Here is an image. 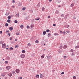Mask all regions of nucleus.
Masks as SVG:
<instances>
[{"label":"nucleus","mask_w":79,"mask_h":79,"mask_svg":"<svg viewBox=\"0 0 79 79\" xmlns=\"http://www.w3.org/2000/svg\"><path fill=\"white\" fill-rule=\"evenodd\" d=\"M63 34H66V32L64 31L63 32H62Z\"/></svg>","instance_id":"nucleus-53"},{"label":"nucleus","mask_w":79,"mask_h":79,"mask_svg":"<svg viewBox=\"0 0 79 79\" xmlns=\"http://www.w3.org/2000/svg\"><path fill=\"white\" fill-rule=\"evenodd\" d=\"M42 11H44L45 10V8L44 7H43L42 8Z\"/></svg>","instance_id":"nucleus-14"},{"label":"nucleus","mask_w":79,"mask_h":79,"mask_svg":"<svg viewBox=\"0 0 79 79\" xmlns=\"http://www.w3.org/2000/svg\"><path fill=\"white\" fill-rule=\"evenodd\" d=\"M15 71L16 73H18L20 72V70L19 69H16L15 70Z\"/></svg>","instance_id":"nucleus-5"},{"label":"nucleus","mask_w":79,"mask_h":79,"mask_svg":"<svg viewBox=\"0 0 79 79\" xmlns=\"http://www.w3.org/2000/svg\"><path fill=\"white\" fill-rule=\"evenodd\" d=\"M62 46H63V44H62V43H61L60 46V47L59 48H60V49H62V48H63Z\"/></svg>","instance_id":"nucleus-6"},{"label":"nucleus","mask_w":79,"mask_h":79,"mask_svg":"<svg viewBox=\"0 0 79 79\" xmlns=\"http://www.w3.org/2000/svg\"><path fill=\"white\" fill-rule=\"evenodd\" d=\"M66 56H64V57H63V58H64V59H65V58H66Z\"/></svg>","instance_id":"nucleus-51"},{"label":"nucleus","mask_w":79,"mask_h":79,"mask_svg":"<svg viewBox=\"0 0 79 79\" xmlns=\"http://www.w3.org/2000/svg\"><path fill=\"white\" fill-rule=\"evenodd\" d=\"M35 20H36V21H39V19H40L39 18H36L35 19Z\"/></svg>","instance_id":"nucleus-43"},{"label":"nucleus","mask_w":79,"mask_h":79,"mask_svg":"<svg viewBox=\"0 0 79 79\" xmlns=\"http://www.w3.org/2000/svg\"><path fill=\"white\" fill-rule=\"evenodd\" d=\"M61 16V17H64V14H62Z\"/></svg>","instance_id":"nucleus-48"},{"label":"nucleus","mask_w":79,"mask_h":79,"mask_svg":"<svg viewBox=\"0 0 79 79\" xmlns=\"http://www.w3.org/2000/svg\"><path fill=\"white\" fill-rule=\"evenodd\" d=\"M29 12H30V13H33V11H32V10H30Z\"/></svg>","instance_id":"nucleus-50"},{"label":"nucleus","mask_w":79,"mask_h":79,"mask_svg":"<svg viewBox=\"0 0 79 79\" xmlns=\"http://www.w3.org/2000/svg\"><path fill=\"white\" fill-rule=\"evenodd\" d=\"M5 79H7V77H5Z\"/></svg>","instance_id":"nucleus-64"},{"label":"nucleus","mask_w":79,"mask_h":79,"mask_svg":"<svg viewBox=\"0 0 79 79\" xmlns=\"http://www.w3.org/2000/svg\"><path fill=\"white\" fill-rule=\"evenodd\" d=\"M13 47H11L10 48V51L13 50Z\"/></svg>","instance_id":"nucleus-24"},{"label":"nucleus","mask_w":79,"mask_h":79,"mask_svg":"<svg viewBox=\"0 0 79 79\" xmlns=\"http://www.w3.org/2000/svg\"><path fill=\"white\" fill-rule=\"evenodd\" d=\"M56 13L57 14H58V13H59V11H58V10H56Z\"/></svg>","instance_id":"nucleus-38"},{"label":"nucleus","mask_w":79,"mask_h":79,"mask_svg":"<svg viewBox=\"0 0 79 79\" xmlns=\"http://www.w3.org/2000/svg\"><path fill=\"white\" fill-rule=\"evenodd\" d=\"M6 60L7 61L10 60V57L9 56H7L6 57Z\"/></svg>","instance_id":"nucleus-10"},{"label":"nucleus","mask_w":79,"mask_h":79,"mask_svg":"<svg viewBox=\"0 0 79 79\" xmlns=\"http://www.w3.org/2000/svg\"><path fill=\"white\" fill-rule=\"evenodd\" d=\"M43 35H45L46 34V31H44L43 32Z\"/></svg>","instance_id":"nucleus-22"},{"label":"nucleus","mask_w":79,"mask_h":79,"mask_svg":"<svg viewBox=\"0 0 79 79\" xmlns=\"http://www.w3.org/2000/svg\"><path fill=\"white\" fill-rule=\"evenodd\" d=\"M57 3H60L61 2V0H58L56 1Z\"/></svg>","instance_id":"nucleus-25"},{"label":"nucleus","mask_w":79,"mask_h":79,"mask_svg":"<svg viewBox=\"0 0 79 79\" xmlns=\"http://www.w3.org/2000/svg\"><path fill=\"white\" fill-rule=\"evenodd\" d=\"M16 35H19V33H16Z\"/></svg>","instance_id":"nucleus-55"},{"label":"nucleus","mask_w":79,"mask_h":79,"mask_svg":"<svg viewBox=\"0 0 79 79\" xmlns=\"http://www.w3.org/2000/svg\"><path fill=\"white\" fill-rule=\"evenodd\" d=\"M20 57L21 58H25V55L22 54L20 55Z\"/></svg>","instance_id":"nucleus-2"},{"label":"nucleus","mask_w":79,"mask_h":79,"mask_svg":"<svg viewBox=\"0 0 79 79\" xmlns=\"http://www.w3.org/2000/svg\"><path fill=\"white\" fill-rule=\"evenodd\" d=\"M50 58H52V56L50 54H48L47 56V60H50Z\"/></svg>","instance_id":"nucleus-1"},{"label":"nucleus","mask_w":79,"mask_h":79,"mask_svg":"<svg viewBox=\"0 0 79 79\" xmlns=\"http://www.w3.org/2000/svg\"><path fill=\"white\" fill-rule=\"evenodd\" d=\"M27 45L28 46H31V43H28V44H27Z\"/></svg>","instance_id":"nucleus-47"},{"label":"nucleus","mask_w":79,"mask_h":79,"mask_svg":"<svg viewBox=\"0 0 79 79\" xmlns=\"http://www.w3.org/2000/svg\"><path fill=\"white\" fill-rule=\"evenodd\" d=\"M22 52L23 53H26V51H25L24 50H23Z\"/></svg>","instance_id":"nucleus-20"},{"label":"nucleus","mask_w":79,"mask_h":79,"mask_svg":"<svg viewBox=\"0 0 79 79\" xmlns=\"http://www.w3.org/2000/svg\"><path fill=\"white\" fill-rule=\"evenodd\" d=\"M8 34L9 36H10V33H8Z\"/></svg>","instance_id":"nucleus-60"},{"label":"nucleus","mask_w":79,"mask_h":79,"mask_svg":"<svg viewBox=\"0 0 79 79\" xmlns=\"http://www.w3.org/2000/svg\"><path fill=\"white\" fill-rule=\"evenodd\" d=\"M11 20H10V19H8L7 20V22L8 23H10L11 22Z\"/></svg>","instance_id":"nucleus-34"},{"label":"nucleus","mask_w":79,"mask_h":79,"mask_svg":"<svg viewBox=\"0 0 79 79\" xmlns=\"http://www.w3.org/2000/svg\"><path fill=\"white\" fill-rule=\"evenodd\" d=\"M4 74H5V73H3L2 74H1V75L2 76H3V77H4V76H5V75H4Z\"/></svg>","instance_id":"nucleus-8"},{"label":"nucleus","mask_w":79,"mask_h":79,"mask_svg":"<svg viewBox=\"0 0 79 79\" xmlns=\"http://www.w3.org/2000/svg\"><path fill=\"white\" fill-rule=\"evenodd\" d=\"M9 29L10 31H12L13 29V27H10L9 28Z\"/></svg>","instance_id":"nucleus-12"},{"label":"nucleus","mask_w":79,"mask_h":79,"mask_svg":"<svg viewBox=\"0 0 79 79\" xmlns=\"http://www.w3.org/2000/svg\"><path fill=\"white\" fill-rule=\"evenodd\" d=\"M9 40H12V38L11 37L10 38Z\"/></svg>","instance_id":"nucleus-59"},{"label":"nucleus","mask_w":79,"mask_h":79,"mask_svg":"<svg viewBox=\"0 0 79 79\" xmlns=\"http://www.w3.org/2000/svg\"><path fill=\"white\" fill-rule=\"evenodd\" d=\"M2 47L3 48H5L6 47V44L5 43L3 44L2 45Z\"/></svg>","instance_id":"nucleus-3"},{"label":"nucleus","mask_w":79,"mask_h":79,"mask_svg":"<svg viewBox=\"0 0 79 79\" xmlns=\"http://www.w3.org/2000/svg\"><path fill=\"white\" fill-rule=\"evenodd\" d=\"M44 77V75H43V74H41L40 75V78H42V77Z\"/></svg>","instance_id":"nucleus-11"},{"label":"nucleus","mask_w":79,"mask_h":79,"mask_svg":"<svg viewBox=\"0 0 79 79\" xmlns=\"http://www.w3.org/2000/svg\"><path fill=\"white\" fill-rule=\"evenodd\" d=\"M15 16L16 18H18V17L19 16V14H17L15 15Z\"/></svg>","instance_id":"nucleus-13"},{"label":"nucleus","mask_w":79,"mask_h":79,"mask_svg":"<svg viewBox=\"0 0 79 79\" xmlns=\"http://www.w3.org/2000/svg\"><path fill=\"white\" fill-rule=\"evenodd\" d=\"M35 42L36 43H39V41H38V40H36L35 41Z\"/></svg>","instance_id":"nucleus-54"},{"label":"nucleus","mask_w":79,"mask_h":79,"mask_svg":"<svg viewBox=\"0 0 79 79\" xmlns=\"http://www.w3.org/2000/svg\"><path fill=\"white\" fill-rule=\"evenodd\" d=\"M3 43V41H1L0 42V44H2Z\"/></svg>","instance_id":"nucleus-35"},{"label":"nucleus","mask_w":79,"mask_h":79,"mask_svg":"<svg viewBox=\"0 0 79 79\" xmlns=\"http://www.w3.org/2000/svg\"><path fill=\"white\" fill-rule=\"evenodd\" d=\"M44 56H45V55H43L41 56V58H44Z\"/></svg>","instance_id":"nucleus-23"},{"label":"nucleus","mask_w":79,"mask_h":79,"mask_svg":"<svg viewBox=\"0 0 79 79\" xmlns=\"http://www.w3.org/2000/svg\"><path fill=\"white\" fill-rule=\"evenodd\" d=\"M72 56H73V55H75V54L74 53H72L71 54Z\"/></svg>","instance_id":"nucleus-40"},{"label":"nucleus","mask_w":79,"mask_h":79,"mask_svg":"<svg viewBox=\"0 0 79 79\" xmlns=\"http://www.w3.org/2000/svg\"><path fill=\"white\" fill-rule=\"evenodd\" d=\"M10 68H11V67L7 66V67H6V69L7 70H9V69H10Z\"/></svg>","instance_id":"nucleus-4"},{"label":"nucleus","mask_w":79,"mask_h":79,"mask_svg":"<svg viewBox=\"0 0 79 79\" xmlns=\"http://www.w3.org/2000/svg\"><path fill=\"white\" fill-rule=\"evenodd\" d=\"M69 27V25H66L65 26V28H68Z\"/></svg>","instance_id":"nucleus-9"},{"label":"nucleus","mask_w":79,"mask_h":79,"mask_svg":"<svg viewBox=\"0 0 79 79\" xmlns=\"http://www.w3.org/2000/svg\"><path fill=\"white\" fill-rule=\"evenodd\" d=\"M24 27V25H20V27L22 29H23V28L22 27Z\"/></svg>","instance_id":"nucleus-17"},{"label":"nucleus","mask_w":79,"mask_h":79,"mask_svg":"<svg viewBox=\"0 0 79 79\" xmlns=\"http://www.w3.org/2000/svg\"><path fill=\"white\" fill-rule=\"evenodd\" d=\"M54 35H55L56 36V35H59V34H58V33H55L54 34Z\"/></svg>","instance_id":"nucleus-18"},{"label":"nucleus","mask_w":79,"mask_h":79,"mask_svg":"<svg viewBox=\"0 0 79 79\" xmlns=\"http://www.w3.org/2000/svg\"><path fill=\"white\" fill-rule=\"evenodd\" d=\"M23 79V78H22V77H19L18 78V79Z\"/></svg>","instance_id":"nucleus-57"},{"label":"nucleus","mask_w":79,"mask_h":79,"mask_svg":"<svg viewBox=\"0 0 79 79\" xmlns=\"http://www.w3.org/2000/svg\"><path fill=\"white\" fill-rule=\"evenodd\" d=\"M36 78H39V75H37L36 76Z\"/></svg>","instance_id":"nucleus-30"},{"label":"nucleus","mask_w":79,"mask_h":79,"mask_svg":"<svg viewBox=\"0 0 79 79\" xmlns=\"http://www.w3.org/2000/svg\"><path fill=\"white\" fill-rule=\"evenodd\" d=\"M5 26H6V27H7V26H8V24L6 23L5 24Z\"/></svg>","instance_id":"nucleus-33"},{"label":"nucleus","mask_w":79,"mask_h":79,"mask_svg":"<svg viewBox=\"0 0 79 79\" xmlns=\"http://www.w3.org/2000/svg\"><path fill=\"white\" fill-rule=\"evenodd\" d=\"M27 29H29L30 28V27H29V25H27Z\"/></svg>","instance_id":"nucleus-42"},{"label":"nucleus","mask_w":79,"mask_h":79,"mask_svg":"<svg viewBox=\"0 0 79 79\" xmlns=\"http://www.w3.org/2000/svg\"><path fill=\"white\" fill-rule=\"evenodd\" d=\"M10 14V13L9 12H7L5 14L6 16H8Z\"/></svg>","instance_id":"nucleus-7"},{"label":"nucleus","mask_w":79,"mask_h":79,"mask_svg":"<svg viewBox=\"0 0 79 79\" xmlns=\"http://www.w3.org/2000/svg\"><path fill=\"white\" fill-rule=\"evenodd\" d=\"M73 19H76V18L75 16L73 17Z\"/></svg>","instance_id":"nucleus-62"},{"label":"nucleus","mask_w":79,"mask_h":79,"mask_svg":"<svg viewBox=\"0 0 79 79\" xmlns=\"http://www.w3.org/2000/svg\"><path fill=\"white\" fill-rule=\"evenodd\" d=\"M8 63V61H6L5 62V64H7Z\"/></svg>","instance_id":"nucleus-26"},{"label":"nucleus","mask_w":79,"mask_h":79,"mask_svg":"<svg viewBox=\"0 0 79 79\" xmlns=\"http://www.w3.org/2000/svg\"><path fill=\"white\" fill-rule=\"evenodd\" d=\"M26 10V8H22L23 11H24V10Z\"/></svg>","instance_id":"nucleus-46"},{"label":"nucleus","mask_w":79,"mask_h":79,"mask_svg":"<svg viewBox=\"0 0 79 79\" xmlns=\"http://www.w3.org/2000/svg\"><path fill=\"white\" fill-rule=\"evenodd\" d=\"M14 22L15 23H18V21L16 20H15L14 21Z\"/></svg>","instance_id":"nucleus-44"},{"label":"nucleus","mask_w":79,"mask_h":79,"mask_svg":"<svg viewBox=\"0 0 79 79\" xmlns=\"http://www.w3.org/2000/svg\"><path fill=\"white\" fill-rule=\"evenodd\" d=\"M46 32H50V30L49 29H47L46 30Z\"/></svg>","instance_id":"nucleus-29"},{"label":"nucleus","mask_w":79,"mask_h":79,"mask_svg":"<svg viewBox=\"0 0 79 79\" xmlns=\"http://www.w3.org/2000/svg\"><path fill=\"white\" fill-rule=\"evenodd\" d=\"M18 47H19V46L18 45H16V46H15V48H16V47L17 48H18Z\"/></svg>","instance_id":"nucleus-56"},{"label":"nucleus","mask_w":79,"mask_h":79,"mask_svg":"<svg viewBox=\"0 0 79 79\" xmlns=\"http://www.w3.org/2000/svg\"><path fill=\"white\" fill-rule=\"evenodd\" d=\"M7 18L8 19H11V16H8Z\"/></svg>","instance_id":"nucleus-27"},{"label":"nucleus","mask_w":79,"mask_h":79,"mask_svg":"<svg viewBox=\"0 0 79 79\" xmlns=\"http://www.w3.org/2000/svg\"><path fill=\"white\" fill-rule=\"evenodd\" d=\"M63 48H64V49H66V48H67V46H66V45H64V46Z\"/></svg>","instance_id":"nucleus-15"},{"label":"nucleus","mask_w":79,"mask_h":79,"mask_svg":"<svg viewBox=\"0 0 79 79\" xmlns=\"http://www.w3.org/2000/svg\"><path fill=\"white\" fill-rule=\"evenodd\" d=\"M58 52L59 53H61V52H63V50H60L59 49Z\"/></svg>","instance_id":"nucleus-16"},{"label":"nucleus","mask_w":79,"mask_h":79,"mask_svg":"<svg viewBox=\"0 0 79 79\" xmlns=\"http://www.w3.org/2000/svg\"><path fill=\"white\" fill-rule=\"evenodd\" d=\"M64 74V72H63L61 73V74Z\"/></svg>","instance_id":"nucleus-52"},{"label":"nucleus","mask_w":79,"mask_h":79,"mask_svg":"<svg viewBox=\"0 0 79 79\" xmlns=\"http://www.w3.org/2000/svg\"><path fill=\"white\" fill-rule=\"evenodd\" d=\"M73 78L74 79H76V77L74 76L73 77Z\"/></svg>","instance_id":"nucleus-45"},{"label":"nucleus","mask_w":79,"mask_h":79,"mask_svg":"<svg viewBox=\"0 0 79 79\" xmlns=\"http://www.w3.org/2000/svg\"><path fill=\"white\" fill-rule=\"evenodd\" d=\"M58 7H59V8L60 7H61V6L60 5H58Z\"/></svg>","instance_id":"nucleus-63"},{"label":"nucleus","mask_w":79,"mask_h":79,"mask_svg":"<svg viewBox=\"0 0 79 79\" xmlns=\"http://www.w3.org/2000/svg\"><path fill=\"white\" fill-rule=\"evenodd\" d=\"M34 27V25H30V27L31 28H32Z\"/></svg>","instance_id":"nucleus-28"},{"label":"nucleus","mask_w":79,"mask_h":79,"mask_svg":"<svg viewBox=\"0 0 79 79\" xmlns=\"http://www.w3.org/2000/svg\"><path fill=\"white\" fill-rule=\"evenodd\" d=\"M13 3H15V1L13 0L12 1Z\"/></svg>","instance_id":"nucleus-61"},{"label":"nucleus","mask_w":79,"mask_h":79,"mask_svg":"<svg viewBox=\"0 0 79 79\" xmlns=\"http://www.w3.org/2000/svg\"><path fill=\"white\" fill-rule=\"evenodd\" d=\"M51 35V34H50V33H48V37H50V36Z\"/></svg>","instance_id":"nucleus-32"},{"label":"nucleus","mask_w":79,"mask_h":79,"mask_svg":"<svg viewBox=\"0 0 79 79\" xmlns=\"http://www.w3.org/2000/svg\"><path fill=\"white\" fill-rule=\"evenodd\" d=\"M70 52H74V49H71V50H70Z\"/></svg>","instance_id":"nucleus-36"},{"label":"nucleus","mask_w":79,"mask_h":79,"mask_svg":"<svg viewBox=\"0 0 79 79\" xmlns=\"http://www.w3.org/2000/svg\"><path fill=\"white\" fill-rule=\"evenodd\" d=\"M73 6H74V4L73 3L70 6L71 7H73Z\"/></svg>","instance_id":"nucleus-41"},{"label":"nucleus","mask_w":79,"mask_h":79,"mask_svg":"<svg viewBox=\"0 0 79 79\" xmlns=\"http://www.w3.org/2000/svg\"><path fill=\"white\" fill-rule=\"evenodd\" d=\"M8 75L10 77H11V76H12V73H9L8 74Z\"/></svg>","instance_id":"nucleus-21"},{"label":"nucleus","mask_w":79,"mask_h":79,"mask_svg":"<svg viewBox=\"0 0 79 79\" xmlns=\"http://www.w3.org/2000/svg\"><path fill=\"white\" fill-rule=\"evenodd\" d=\"M75 48L76 49H77V48H79V46L77 45L75 47Z\"/></svg>","instance_id":"nucleus-19"},{"label":"nucleus","mask_w":79,"mask_h":79,"mask_svg":"<svg viewBox=\"0 0 79 79\" xmlns=\"http://www.w3.org/2000/svg\"><path fill=\"white\" fill-rule=\"evenodd\" d=\"M48 40V39H46L45 40V42H47Z\"/></svg>","instance_id":"nucleus-31"},{"label":"nucleus","mask_w":79,"mask_h":79,"mask_svg":"<svg viewBox=\"0 0 79 79\" xmlns=\"http://www.w3.org/2000/svg\"><path fill=\"white\" fill-rule=\"evenodd\" d=\"M68 16V15H65L64 17V18L65 19H67V17Z\"/></svg>","instance_id":"nucleus-39"},{"label":"nucleus","mask_w":79,"mask_h":79,"mask_svg":"<svg viewBox=\"0 0 79 79\" xmlns=\"http://www.w3.org/2000/svg\"><path fill=\"white\" fill-rule=\"evenodd\" d=\"M21 5H22V4L21 3H20L19 4V6H21Z\"/></svg>","instance_id":"nucleus-37"},{"label":"nucleus","mask_w":79,"mask_h":79,"mask_svg":"<svg viewBox=\"0 0 79 79\" xmlns=\"http://www.w3.org/2000/svg\"><path fill=\"white\" fill-rule=\"evenodd\" d=\"M70 32V31H69V30H68L66 31V32L67 33H69V32Z\"/></svg>","instance_id":"nucleus-49"},{"label":"nucleus","mask_w":79,"mask_h":79,"mask_svg":"<svg viewBox=\"0 0 79 79\" xmlns=\"http://www.w3.org/2000/svg\"><path fill=\"white\" fill-rule=\"evenodd\" d=\"M12 73L13 74H15V71H13L12 72Z\"/></svg>","instance_id":"nucleus-58"}]
</instances>
